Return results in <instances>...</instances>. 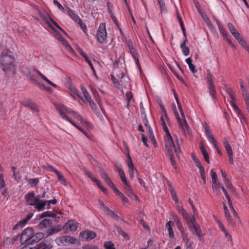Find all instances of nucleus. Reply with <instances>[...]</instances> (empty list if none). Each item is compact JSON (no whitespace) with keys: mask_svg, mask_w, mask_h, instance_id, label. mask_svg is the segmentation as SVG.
Wrapping results in <instances>:
<instances>
[{"mask_svg":"<svg viewBox=\"0 0 249 249\" xmlns=\"http://www.w3.org/2000/svg\"><path fill=\"white\" fill-rule=\"evenodd\" d=\"M217 24L219 31V32L223 38H225L226 36H228V34L225 30L224 27L221 24L219 21H217Z\"/></svg>","mask_w":249,"mask_h":249,"instance_id":"obj_36","label":"nucleus"},{"mask_svg":"<svg viewBox=\"0 0 249 249\" xmlns=\"http://www.w3.org/2000/svg\"><path fill=\"white\" fill-rule=\"evenodd\" d=\"M81 90L83 92V94L84 96V98H85V100H84L83 99H81L84 102H87L88 103H89V102H90L91 101H92L91 99V97L88 92V91H87V90L84 87H82L81 88Z\"/></svg>","mask_w":249,"mask_h":249,"instance_id":"obj_34","label":"nucleus"},{"mask_svg":"<svg viewBox=\"0 0 249 249\" xmlns=\"http://www.w3.org/2000/svg\"><path fill=\"white\" fill-rule=\"evenodd\" d=\"M55 37L58 40L61 41L62 43V44L66 47L68 50H72L71 47L67 41L64 37H63L59 33L56 34V36Z\"/></svg>","mask_w":249,"mask_h":249,"instance_id":"obj_31","label":"nucleus"},{"mask_svg":"<svg viewBox=\"0 0 249 249\" xmlns=\"http://www.w3.org/2000/svg\"><path fill=\"white\" fill-rule=\"evenodd\" d=\"M115 229L117 231L124 237H126L128 236L127 233H125L120 227L116 226Z\"/></svg>","mask_w":249,"mask_h":249,"instance_id":"obj_55","label":"nucleus"},{"mask_svg":"<svg viewBox=\"0 0 249 249\" xmlns=\"http://www.w3.org/2000/svg\"><path fill=\"white\" fill-rule=\"evenodd\" d=\"M53 247L52 244L45 241H43L33 248V249H51Z\"/></svg>","mask_w":249,"mask_h":249,"instance_id":"obj_18","label":"nucleus"},{"mask_svg":"<svg viewBox=\"0 0 249 249\" xmlns=\"http://www.w3.org/2000/svg\"><path fill=\"white\" fill-rule=\"evenodd\" d=\"M187 221L189 229H191V227H193L194 225L198 224L196 221L195 216H193L191 218L190 217L189 220Z\"/></svg>","mask_w":249,"mask_h":249,"instance_id":"obj_43","label":"nucleus"},{"mask_svg":"<svg viewBox=\"0 0 249 249\" xmlns=\"http://www.w3.org/2000/svg\"><path fill=\"white\" fill-rule=\"evenodd\" d=\"M78 223L74 220H69L64 226V229L67 231H75L77 230L78 228Z\"/></svg>","mask_w":249,"mask_h":249,"instance_id":"obj_13","label":"nucleus"},{"mask_svg":"<svg viewBox=\"0 0 249 249\" xmlns=\"http://www.w3.org/2000/svg\"><path fill=\"white\" fill-rule=\"evenodd\" d=\"M25 199L29 205L35 206L39 201V196H36L34 192H29L25 195Z\"/></svg>","mask_w":249,"mask_h":249,"instance_id":"obj_9","label":"nucleus"},{"mask_svg":"<svg viewBox=\"0 0 249 249\" xmlns=\"http://www.w3.org/2000/svg\"><path fill=\"white\" fill-rule=\"evenodd\" d=\"M6 184L4 179V177L2 174H0V190H1L5 188Z\"/></svg>","mask_w":249,"mask_h":249,"instance_id":"obj_56","label":"nucleus"},{"mask_svg":"<svg viewBox=\"0 0 249 249\" xmlns=\"http://www.w3.org/2000/svg\"><path fill=\"white\" fill-rule=\"evenodd\" d=\"M38 14L42 20L47 25L49 30L53 33L54 36H56V34L58 33L55 28L53 26L54 25L56 28L59 25L46 13L39 12Z\"/></svg>","mask_w":249,"mask_h":249,"instance_id":"obj_5","label":"nucleus"},{"mask_svg":"<svg viewBox=\"0 0 249 249\" xmlns=\"http://www.w3.org/2000/svg\"><path fill=\"white\" fill-rule=\"evenodd\" d=\"M51 224L52 221L50 219H44L40 222L38 225V227L39 229H43L49 227Z\"/></svg>","mask_w":249,"mask_h":249,"instance_id":"obj_32","label":"nucleus"},{"mask_svg":"<svg viewBox=\"0 0 249 249\" xmlns=\"http://www.w3.org/2000/svg\"><path fill=\"white\" fill-rule=\"evenodd\" d=\"M199 170L201 178L203 180L204 183H206V177H205V172L204 167H201V168H200V169H199Z\"/></svg>","mask_w":249,"mask_h":249,"instance_id":"obj_54","label":"nucleus"},{"mask_svg":"<svg viewBox=\"0 0 249 249\" xmlns=\"http://www.w3.org/2000/svg\"><path fill=\"white\" fill-rule=\"evenodd\" d=\"M173 223L171 221H168L165 225V229L168 232L169 237L171 239H173L175 237L174 232L173 230Z\"/></svg>","mask_w":249,"mask_h":249,"instance_id":"obj_23","label":"nucleus"},{"mask_svg":"<svg viewBox=\"0 0 249 249\" xmlns=\"http://www.w3.org/2000/svg\"><path fill=\"white\" fill-rule=\"evenodd\" d=\"M221 186L219 182H216L215 183H213L212 189L214 192L218 193L220 191L219 188H221Z\"/></svg>","mask_w":249,"mask_h":249,"instance_id":"obj_52","label":"nucleus"},{"mask_svg":"<svg viewBox=\"0 0 249 249\" xmlns=\"http://www.w3.org/2000/svg\"><path fill=\"white\" fill-rule=\"evenodd\" d=\"M104 247L105 249H116L114 244L111 241L105 242Z\"/></svg>","mask_w":249,"mask_h":249,"instance_id":"obj_47","label":"nucleus"},{"mask_svg":"<svg viewBox=\"0 0 249 249\" xmlns=\"http://www.w3.org/2000/svg\"><path fill=\"white\" fill-rule=\"evenodd\" d=\"M160 120L161 123L163 130L165 132V141L173 140L166 125L165 122V121L166 120L165 119V116H164V114L161 115Z\"/></svg>","mask_w":249,"mask_h":249,"instance_id":"obj_12","label":"nucleus"},{"mask_svg":"<svg viewBox=\"0 0 249 249\" xmlns=\"http://www.w3.org/2000/svg\"><path fill=\"white\" fill-rule=\"evenodd\" d=\"M66 10L69 16L74 20L75 22H76L78 20H79L80 18L78 15H76L74 11L71 10L70 8H69L67 5L65 6Z\"/></svg>","mask_w":249,"mask_h":249,"instance_id":"obj_25","label":"nucleus"},{"mask_svg":"<svg viewBox=\"0 0 249 249\" xmlns=\"http://www.w3.org/2000/svg\"><path fill=\"white\" fill-rule=\"evenodd\" d=\"M23 105L32 109H36V104L31 101H29L27 103H24Z\"/></svg>","mask_w":249,"mask_h":249,"instance_id":"obj_48","label":"nucleus"},{"mask_svg":"<svg viewBox=\"0 0 249 249\" xmlns=\"http://www.w3.org/2000/svg\"><path fill=\"white\" fill-rule=\"evenodd\" d=\"M204 126L206 135L209 142L211 143H212L213 142H214V141H216L214 139V136L212 134L211 130L206 123H205Z\"/></svg>","mask_w":249,"mask_h":249,"instance_id":"obj_16","label":"nucleus"},{"mask_svg":"<svg viewBox=\"0 0 249 249\" xmlns=\"http://www.w3.org/2000/svg\"><path fill=\"white\" fill-rule=\"evenodd\" d=\"M232 35L235 38V39L238 41V42L239 41L243 39V37L237 31L235 33H232Z\"/></svg>","mask_w":249,"mask_h":249,"instance_id":"obj_58","label":"nucleus"},{"mask_svg":"<svg viewBox=\"0 0 249 249\" xmlns=\"http://www.w3.org/2000/svg\"><path fill=\"white\" fill-rule=\"evenodd\" d=\"M56 175L58 178V180L60 181L63 185L66 186L67 181L65 179L64 176L59 171H58L56 173Z\"/></svg>","mask_w":249,"mask_h":249,"instance_id":"obj_41","label":"nucleus"},{"mask_svg":"<svg viewBox=\"0 0 249 249\" xmlns=\"http://www.w3.org/2000/svg\"><path fill=\"white\" fill-rule=\"evenodd\" d=\"M15 61V57L11 50L5 49L2 51L0 57V64L2 71L8 75H13L16 73Z\"/></svg>","mask_w":249,"mask_h":249,"instance_id":"obj_2","label":"nucleus"},{"mask_svg":"<svg viewBox=\"0 0 249 249\" xmlns=\"http://www.w3.org/2000/svg\"><path fill=\"white\" fill-rule=\"evenodd\" d=\"M224 213H225V216L227 221H228L229 222H230L231 223L232 220L231 217L230 215L229 211L228 210V211H225Z\"/></svg>","mask_w":249,"mask_h":249,"instance_id":"obj_64","label":"nucleus"},{"mask_svg":"<svg viewBox=\"0 0 249 249\" xmlns=\"http://www.w3.org/2000/svg\"><path fill=\"white\" fill-rule=\"evenodd\" d=\"M55 242L58 246H69L71 244H75L77 242V239L72 236L64 235L57 237Z\"/></svg>","mask_w":249,"mask_h":249,"instance_id":"obj_7","label":"nucleus"},{"mask_svg":"<svg viewBox=\"0 0 249 249\" xmlns=\"http://www.w3.org/2000/svg\"><path fill=\"white\" fill-rule=\"evenodd\" d=\"M53 3L54 4V5L57 6L59 10L64 12V8L57 0H53Z\"/></svg>","mask_w":249,"mask_h":249,"instance_id":"obj_61","label":"nucleus"},{"mask_svg":"<svg viewBox=\"0 0 249 249\" xmlns=\"http://www.w3.org/2000/svg\"><path fill=\"white\" fill-rule=\"evenodd\" d=\"M127 166L128 167V173L129 177L131 178V179H133L134 177V165L132 159L129 155H128V159L127 160Z\"/></svg>","mask_w":249,"mask_h":249,"instance_id":"obj_17","label":"nucleus"},{"mask_svg":"<svg viewBox=\"0 0 249 249\" xmlns=\"http://www.w3.org/2000/svg\"><path fill=\"white\" fill-rule=\"evenodd\" d=\"M228 27L229 30L230 31V32L231 33V34H232V33H235V32L237 31V30L235 29V28L233 25V24L231 23H229L228 24Z\"/></svg>","mask_w":249,"mask_h":249,"instance_id":"obj_62","label":"nucleus"},{"mask_svg":"<svg viewBox=\"0 0 249 249\" xmlns=\"http://www.w3.org/2000/svg\"><path fill=\"white\" fill-rule=\"evenodd\" d=\"M107 11L110 15V17H112L113 16H115L114 13L113 11L112 6L110 5V3L109 2H108L107 3Z\"/></svg>","mask_w":249,"mask_h":249,"instance_id":"obj_60","label":"nucleus"},{"mask_svg":"<svg viewBox=\"0 0 249 249\" xmlns=\"http://www.w3.org/2000/svg\"><path fill=\"white\" fill-rule=\"evenodd\" d=\"M208 85L209 87L210 95L212 97L213 99H214L215 97L216 94L215 85L214 83L209 84Z\"/></svg>","mask_w":249,"mask_h":249,"instance_id":"obj_38","label":"nucleus"},{"mask_svg":"<svg viewBox=\"0 0 249 249\" xmlns=\"http://www.w3.org/2000/svg\"><path fill=\"white\" fill-rule=\"evenodd\" d=\"M59 231V230L57 229L56 228H51V229H49V230L48 231L47 236L52 235L54 233H56L58 232Z\"/></svg>","mask_w":249,"mask_h":249,"instance_id":"obj_59","label":"nucleus"},{"mask_svg":"<svg viewBox=\"0 0 249 249\" xmlns=\"http://www.w3.org/2000/svg\"><path fill=\"white\" fill-rule=\"evenodd\" d=\"M193 60L191 57H189L186 59V62L188 65L189 68L193 73H195L197 70L195 69V66L192 64Z\"/></svg>","mask_w":249,"mask_h":249,"instance_id":"obj_37","label":"nucleus"},{"mask_svg":"<svg viewBox=\"0 0 249 249\" xmlns=\"http://www.w3.org/2000/svg\"><path fill=\"white\" fill-rule=\"evenodd\" d=\"M146 127V131L148 135V137L151 140V142L153 143L154 145V146L156 147L158 146V143L156 142V139L155 138L153 130L152 128L151 127L150 125Z\"/></svg>","mask_w":249,"mask_h":249,"instance_id":"obj_21","label":"nucleus"},{"mask_svg":"<svg viewBox=\"0 0 249 249\" xmlns=\"http://www.w3.org/2000/svg\"><path fill=\"white\" fill-rule=\"evenodd\" d=\"M160 110H161V111L163 112V114H164V116H165V118L167 123L169 125V124L170 123V121L169 120V118L168 117V116L167 115L166 110L165 107H164V106L163 105L160 104Z\"/></svg>","mask_w":249,"mask_h":249,"instance_id":"obj_44","label":"nucleus"},{"mask_svg":"<svg viewBox=\"0 0 249 249\" xmlns=\"http://www.w3.org/2000/svg\"><path fill=\"white\" fill-rule=\"evenodd\" d=\"M211 175L213 183H215L216 182H218L217 175L216 173L214 172L213 170L211 171Z\"/></svg>","mask_w":249,"mask_h":249,"instance_id":"obj_57","label":"nucleus"},{"mask_svg":"<svg viewBox=\"0 0 249 249\" xmlns=\"http://www.w3.org/2000/svg\"><path fill=\"white\" fill-rule=\"evenodd\" d=\"M34 71L41 77V78L46 81L48 84L53 86L54 88H56L57 86L54 83H53L50 80H49L44 74H43L35 68Z\"/></svg>","mask_w":249,"mask_h":249,"instance_id":"obj_33","label":"nucleus"},{"mask_svg":"<svg viewBox=\"0 0 249 249\" xmlns=\"http://www.w3.org/2000/svg\"><path fill=\"white\" fill-rule=\"evenodd\" d=\"M34 231L32 228L28 227L24 230L20 236V241L23 244L30 245Z\"/></svg>","mask_w":249,"mask_h":249,"instance_id":"obj_6","label":"nucleus"},{"mask_svg":"<svg viewBox=\"0 0 249 249\" xmlns=\"http://www.w3.org/2000/svg\"><path fill=\"white\" fill-rule=\"evenodd\" d=\"M177 141L178 142V140L177 139ZM165 146L167 152V155L170 160L171 163L173 167L176 169L177 164L174 158V154L175 153L177 156L180 152V149L179 147L178 143H177V147H176L173 140L169 141H164Z\"/></svg>","mask_w":249,"mask_h":249,"instance_id":"obj_3","label":"nucleus"},{"mask_svg":"<svg viewBox=\"0 0 249 249\" xmlns=\"http://www.w3.org/2000/svg\"><path fill=\"white\" fill-rule=\"evenodd\" d=\"M207 81L208 84L214 83L213 81V75L211 73L210 70L207 71Z\"/></svg>","mask_w":249,"mask_h":249,"instance_id":"obj_50","label":"nucleus"},{"mask_svg":"<svg viewBox=\"0 0 249 249\" xmlns=\"http://www.w3.org/2000/svg\"><path fill=\"white\" fill-rule=\"evenodd\" d=\"M126 193L127 195L132 199L135 200L138 199V196L133 193V190L132 188L131 189L128 190L127 191H126Z\"/></svg>","mask_w":249,"mask_h":249,"instance_id":"obj_51","label":"nucleus"},{"mask_svg":"<svg viewBox=\"0 0 249 249\" xmlns=\"http://www.w3.org/2000/svg\"><path fill=\"white\" fill-rule=\"evenodd\" d=\"M130 53L132 55L136 65L140 67V65L139 63V57L136 49H135L132 50V51L130 52Z\"/></svg>","mask_w":249,"mask_h":249,"instance_id":"obj_40","label":"nucleus"},{"mask_svg":"<svg viewBox=\"0 0 249 249\" xmlns=\"http://www.w3.org/2000/svg\"><path fill=\"white\" fill-rule=\"evenodd\" d=\"M140 110L142 117H145L146 116L145 110L142 103H140Z\"/></svg>","mask_w":249,"mask_h":249,"instance_id":"obj_63","label":"nucleus"},{"mask_svg":"<svg viewBox=\"0 0 249 249\" xmlns=\"http://www.w3.org/2000/svg\"><path fill=\"white\" fill-rule=\"evenodd\" d=\"M46 205L45 200L40 199L39 198V201L35 204L34 208L38 211H41L44 209Z\"/></svg>","mask_w":249,"mask_h":249,"instance_id":"obj_29","label":"nucleus"},{"mask_svg":"<svg viewBox=\"0 0 249 249\" xmlns=\"http://www.w3.org/2000/svg\"><path fill=\"white\" fill-rule=\"evenodd\" d=\"M33 215V213H30L26 215V217L24 218L22 220L18 222L17 224L14 226L13 230H15L18 229V228H21L23 227H24L27 224L28 221H29L32 218Z\"/></svg>","mask_w":249,"mask_h":249,"instance_id":"obj_14","label":"nucleus"},{"mask_svg":"<svg viewBox=\"0 0 249 249\" xmlns=\"http://www.w3.org/2000/svg\"><path fill=\"white\" fill-rule=\"evenodd\" d=\"M44 237V233L43 232H37L36 234H34L31 239V244L33 245L39 241L43 239Z\"/></svg>","mask_w":249,"mask_h":249,"instance_id":"obj_24","label":"nucleus"},{"mask_svg":"<svg viewBox=\"0 0 249 249\" xmlns=\"http://www.w3.org/2000/svg\"><path fill=\"white\" fill-rule=\"evenodd\" d=\"M226 92L229 95L231 100L230 104L231 106L233 107L234 111L237 114L238 117L240 118L241 123H246L247 122V119L244 116L242 111L238 108L237 106L236 105V99L234 96L233 91L232 89L230 88L226 89Z\"/></svg>","mask_w":249,"mask_h":249,"instance_id":"obj_4","label":"nucleus"},{"mask_svg":"<svg viewBox=\"0 0 249 249\" xmlns=\"http://www.w3.org/2000/svg\"><path fill=\"white\" fill-rule=\"evenodd\" d=\"M116 170L124 183H126L127 182V180L126 178L125 175V173L123 169V168L121 167V166H116Z\"/></svg>","mask_w":249,"mask_h":249,"instance_id":"obj_27","label":"nucleus"},{"mask_svg":"<svg viewBox=\"0 0 249 249\" xmlns=\"http://www.w3.org/2000/svg\"><path fill=\"white\" fill-rule=\"evenodd\" d=\"M189 230L192 232L193 234L196 235L200 240H201L203 237L204 235L202 233L200 227L198 224L194 225Z\"/></svg>","mask_w":249,"mask_h":249,"instance_id":"obj_15","label":"nucleus"},{"mask_svg":"<svg viewBox=\"0 0 249 249\" xmlns=\"http://www.w3.org/2000/svg\"><path fill=\"white\" fill-rule=\"evenodd\" d=\"M53 247L52 244L45 241H43L33 248V249H51Z\"/></svg>","mask_w":249,"mask_h":249,"instance_id":"obj_19","label":"nucleus"},{"mask_svg":"<svg viewBox=\"0 0 249 249\" xmlns=\"http://www.w3.org/2000/svg\"><path fill=\"white\" fill-rule=\"evenodd\" d=\"M107 38V33L106 29V23H101L96 33L97 40L100 43L105 42Z\"/></svg>","mask_w":249,"mask_h":249,"instance_id":"obj_8","label":"nucleus"},{"mask_svg":"<svg viewBox=\"0 0 249 249\" xmlns=\"http://www.w3.org/2000/svg\"><path fill=\"white\" fill-rule=\"evenodd\" d=\"M25 179L28 184L32 187L37 186L39 182V179L38 178H28L27 177H26Z\"/></svg>","mask_w":249,"mask_h":249,"instance_id":"obj_28","label":"nucleus"},{"mask_svg":"<svg viewBox=\"0 0 249 249\" xmlns=\"http://www.w3.org/2000/svg\"><path fill=\"white\" fill-rule=\"evenodd\" d=\"M76 23L79 24L84 33L87 34L88 32L87 26L85 23L81 19V18L78 20Z\"/></svg>","mask_w":249,"mask_h":249,"instance_id":"obj_42","label":"nucleus"},{"mask_svg":"<svg viewBox=\"0 0 249 249\" xmlns=\"http://www.w3.org/2000/svg\"><path fill=\"white\" fill-rule=\"evenodd\" d=\"M175 113L178 124L179 128L182 130V131L183 133H185V131L189 128V125L187 124L185 116H184V117H181V118H180L177 111H176Z\"/></svg>","mask_w":249,"mask_h":249,"instance_id":"obj_10","label":"nucleus"},{"mask_svg":"<svg viewBox=\"0 0 249 249\" xmlns=\"http://www.w3.org/2000/svg\"><path fill=\"white\" fill-rule=\"evenodd\" d=\"M187 42L186 36L183 39L182 42L180 44V48L182 50V53L185 56H187L190 53L189 48L186 46V44Z\"/></svg>","mask_w":249,"mask_h":249,"instance_id":"obj_26","label":"nucleus"},{"mask_svg":"<svg viewBox=\"0 0 249 249\" xmlns=\"http://www.w3.org/2000/svg\"><path fill=\"white\" fill-rule=\"evenodd\" d=\"M104 212L113 218H117L118 216L113 211L111 210L108 207L107 209L105 210Z\"/></svg>","mask_w":249,"mask_h":249,"instance_id":"obj_45","label":"nucleus"},{"mask_svg":"<svg viewBox=\"0 0 249 249\" xmlns=\"http://www.w3.org/2000/svg\"><path fill=\"white\" fill-rule=\"evenodd\" d=\"M55 37L58 40L61 41L62 43V44L66 47L68 50H72L71 47L67 41L64 37H63L59 33L56 34V36Z\"/></svg>","mask_w":249,"mask_h":249,"instance_id":"obj_30","label":"nucleus"},{"mask_svg":"<svg viewBox=\"0 0 249 249\" xmlns=\"http://www.w3.org/2000/svg\"><path fill=\"white\" fill-rule=\"evenodd\" d=\"M200 150L204 157L205 160L207 163H210L209 156L207 153L205 146L202 142H200L199 143Z\"/></svg>","mask_w":249,"mask_h":249,"instance_id":"obj_22","label":"nucleus"},{"mask_svg":"<svg viewBox=\"0 0 249 249\" xmlns=\"http://www.w3.org/2000/svg\"><path fill=\"white\" fill-rule=\"evenodd\" d=\"M125 96L127 100V107H128L130 104L131 100L133 98V94L131 91H127L125 93Z\"/></svg>","mask_w":249,"mask_h":249,"instance_id":"obj_49","label":"nucleus"},{"mask_svg":"<svg viewBox=\"0 0 249 249\" xmlns=\"http://www.w3.org/2000/svg\"><path fill=\"white\" fill-rule=\"evenodd\" d=\"M69 89L70 94L74 98L78 97L79 98L82 99L80 92L75 87L71 85L70 86Z\"/></svg>","mask_w":249,"mask_h":249,"instance_id":"obj_20","label":"nucleus"},{"mask_svg":"<svg viewBox=\"0 0 249 249\" xmlns=\"http://www.w3.org/2000/svg\"><path fill=\"white\" fill-rule=\"evenodd\" d=\"M11 169L13 172V175L15 180L18 182H19L21 179V177L19 175V172H16V168L15 166H12Z\"/></svg>","mask_w":249,"mask_h":249,"instance_id":"obj_46","label":"nucleus"},{"mask_svg":"<svg viewBox=\"0 0 249 249\" xmlns=\"http://www.w3.org/2000/svg\"><path fill=\"white\" fill-rule=\"evenodd\" d=\"M240 87L242 91V94L244 97V98H246V97H249V94L248 93V91L244 86V83L243 80H241L240 81Z\"/></svg>","mask_w":249,"mask_h":249,"instance_id":"obj_39","label":"nucleus"},{"mask_svg":"<svg viewBox=\"0 0 249 249\" xmlns=\"http://www.w3.org/2000/svg\"><path fill=\"white\" fill-rule=\"evenodd\" d=\"M80 237L86 241H90L96 237V233L93 231L85 230L82 231L80 233Z\"/></svg>","mask_w":249,"mask_h":249,"instance_id":"obj_11","label":"nucleus"},{"mask_svg":"<svg viewBox=\"0 0 249 249\" xmlns=\"http://www.w3.org/2000/svg\"><path fill=\"white\" fill-rule=\"evenodd\" d=\"M161 13L166 12V9L164 0H158Z\"/></svg>","mask_w":249,"mask_h":249,"instance_id":"obj_53","label":"nucleus"},{"mask_svg":"<svg viewBox=\"0 0 249 249\" xmlns=\"http://www.w3.org/2000/svg\"><path fill=\"white\" fill-rule=\"evenodd\" d=\"M56 109L58 111L60 116L64 120L69 122L76 128L78 129L81 132H82L85 136L88 137V134L83 128L77 125L71 119H70L67 115V114H71L72 117L81 122V123L84 125H87L88 122L85 121L82 117L78 113L73 111L71 108L66 107L65 106L59 104L56 106Z\"/></svg>","mask_w":249,"mask_h":249,"instance_id":"obj_1","label":"nucleus"},{"mask_svg":"<svg viewBox=\"0 0 249 249\" xmlns=\"http://www.w3.org/2000/svg\"><path fill=\"white\" fill-rule=\"evenodd\" d=\"M174 220L176 222V226L179 231L181 233L183 231H185L184 228L180 219H179V218L177 216H176L174 218Z\"/></svg>","mask_w":249,"mask_h":249,"instance_id":"obj_35","label":"nucleus"}]
</instances>
